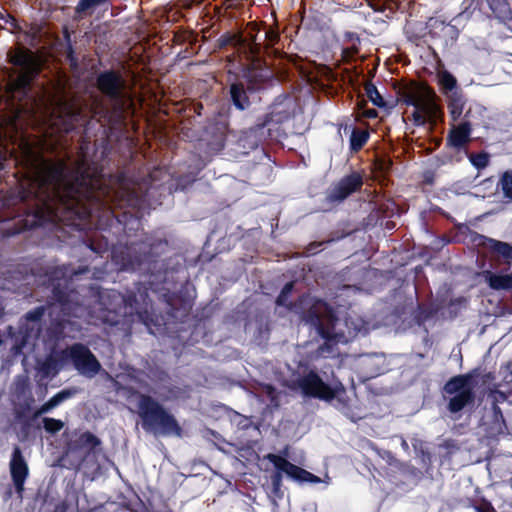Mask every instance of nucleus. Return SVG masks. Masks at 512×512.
Returning <instances> with one entry per match:
<instances>
[{"instance_id": "f257e3e1", "label": "nucleus", "mask_w": 512, "mask_h": 512, "mask_svg": "<svg viewBox=\"0 0 512 512\" xmlns=\"http://www.w3.org/2000/svg\"><path fill=\"white\" fill-rule=\"evenodd\" d=\"M18 148L20 161L26 169L27 179L21 184L20 199L33 201L39 218L58 216L60 209L88 216H96L101 210L109 213L112 204L122 205L129 196L124 183L111 186V180L91 173L84 162L70 167L64 161L46 159L32 142L21 139Z\"/></svg>"}, {"instance_id": "f03ea898", "label": "nucleus", "mask_w": 512, "mask_h": 512, "mask_svg": "<svg viewBox=\"0 0 512 512\" xmlns=\"http://www.w3.org/2000/svg\"><path fill=\"white\" fill-rule=\"evenodd\" d=\"M297 313L302 315L305 324L313 327L318 335L324 340L323 345L318 348L317 357H332L338 352L335 346L339 343H347L358 334L368 332L367 323L357 315L345 313L329 307L322 300L311 296H303L299 305H295Z\"/></svg>"}, {"instance_id": "7ed1b4c3", "label": "nucleus", "mask_w": 512, "mask_h": 512, "mask_svg": "<svg viewBox=\"0 0 512 512\" xmlns=\"http://www.w3.org/2000/svg\"><path fill=\"white\" fill-rule=\"evenodd\" d=\"M31 76L22 71L9 75L8 90L14 100L25 103L21 107L34 114L43 113L63 120L64 129L70 131L81 120V110L76 102L59 84L51 89L40 88L33 92L30 86Z\"/></svg>"}, {"instance_id": "20e7f679", "label": "nucleus", "mask_w": 512, "mask_h": 512, "mask_svg": "<svg viewBox=\"0 0 512 512\" xmlns=\"http://www.w3.org/2000/svg\"><path fill=\"white\" fill-rule=\"evenodd\" d=\"M291 388L298 390L305 397L317 398L324 401L336 400L334 404L345 415H348V404L345 389L341 382L323 379L317 372L309 371L294 379Z\"/></svg>"}, {"instance_id": "39448f33", "label": "nucleus", "mask_w": 512, "mask_h": 512, "mask_svg": "<svg viewBox=\"0 0 512 512\" xmlns=\"http://www.w3.org/2000/svg\"><path fill=\"white\" fill-rule=\"evenodd\" d=\"M167 246L165 240L151 241L146 239L141 243L131 242L129 245L119 244L111 252L116 266L122 271H148L154 255H158Z\"/></svg>"}, {"instance_id": "423d86ee", "label": "nucleus", "mask_w": 512, "mask_h": 512, "mask_svg": "<svg viewBox=\"0 0 512 512\" xmlns=\"http://www.w3.org/2000/svg\"><path fill=\"white\" fill-rule=\"evenodd\" d=\"M138 415L142 420V428L147 432L181 436V428L174 416L151 396L139 395Z\"/></svg>"}, {"instance_id": "0eeeda50", "label": "nucleus", "mask_w": 512, "mask_h": 512, "mask_svg": "<svg viewBox=\"0 0 512 512\" xmlns=\"http://www.w3.org/2000/svg\"><path fill=\"white\" fill-rule=\"evenodd\" d=\"M97 85L99 90L109 99V102L118 117L132 106V99L126 89V83L122 77L114 71H105L98 75Z\"/></svg>"}, {"instance_id": "6e6552de", "label": "nucleus", "mask_w": 512, "mask_h": 512, "mask_svg": "<svg viewBox=\"0 0 512 512\" xmlns=\"http://www.w3.org/2000/svg\"><path fill=\"white\" fill-rule=\"evenodd\" d=\"M434 97V93L428 88H419L406 95V104L414 108L412 119L415 125L422 126L438 116L439 107Z\"/></svg>"}, {"instance_id": "1a4fd4ad", "label": "nucleus", "mask_w": 512, "mask_h": 512, "mask_svg": "<svg viewBox=\"0 0 512 512\" xmlns=\"http://www.w3.org/2000/svg\"><path fill=\"white\" fill-rule=\"evenodd\" d=\"M266 459H268L277 469V472H275L271 477L272 484L275 489H278L281 484L282 473H285L289 478L300 483H319L321 481L319 477L299 466L292 464L282 455L269 453L266 455Z\"/></svg>"}, {"instance_id": "9d476101", "label": "nucleus", "mask_w": 512, "mask_h": 512, "mask_svg": "<svg viewBox=\"0 0 512 512\" xmlns=\"http://www.w3.org/2000/svg\"><path fill=\"white\" fill-rule=\"evenodd\" d=\"M63 355L70 359L78 373L86 378L95 377L101 370L100 362L84 344L71 345L63 351Z\"/></svg>"}, {"instance_id": "9b49d317", "label": "nucleus", "mask_w": 512, "mask_h": 512, "mask_svg": "<svg viewBox=\"0 0 512 512\" xmlns=\"http://www.w3.org/2000/svg\"><path fill=\"white\" fill-rule=\"evenodd\" d=\"M101 444L100 439L90 432L73 433L67 442V456L74 455L80 463L84 457Z\"/></svg>"}, {"instance_id": "f8f14e48", "label": "nucleus", "mask_w": 512, "mask_h": 512, "mask_svg": "<svg viewBox=\"0 0 512 512\" xmlns=\"http://www.w3.org/2000/svg\"><path fill=\"white\" fill-rule=\"evenodd\" d=\"M10 473L16 493L22 498L24 484L29 475V468L18 446L13 449L10 460Z\"/></svg>"}, {"instance_id": "ddd939ff", "label": "nucleus", "mask_w": 512, "mask_h": 512, "mask_svg": "<svg viewBox=\"0 0 512 512\" xmlns=\"http://www.w3.org/2000/svg\"><path fill=\"white\" fill-rule=\"evenodd\" d=\"M362 186V178L357 173H352L342 178L333 185L328 193L330 202H340L346 199L350 194L357 191Z\"/></svg>"}, {"instance_id": "4468645a", "label": "nucleus", "mask_w": 512, "mask_h": 512, "mask_svg": "<svg viewBox=\"0 0 512 512\" xmlns=\"http://www.w3.org/2000/svg\"><path fill=\"white\" fill-rule=\"evenodd\" d=\"M357 365L360 373L365 379L376 377L383 373L385 368V358L381 354H364L357 358Z\"/></svg>"}, {"instance_id": "2eb2a0df", "label": "nucleus", "mask_w": 512, "mask_h": 512, "mask_svg": "<svg viewBox=\"0 0 512 512\" xmlns=\"http://www.w3.org/2000/svg\"><path fill=\"white\" fill-rule=\"evenodd\" d=\"M483 277L488 286L496 291H512V274H497L484 271Z\"/></svg>"}, {"instance_id": "dca6fc26", "label": "nucleus", "mask_w": 512, "mask_h": 512, "mask_svg": "<svg viewBox=\"0 0 512 512\" xmlns=\"http://www.w3.org/2000/svg\"><path fill=\"white\" fill-rule=\"evenodd\" d=\"M13 397L17 402L23 403L26 406H29L33 401L26 377L19 376L15 379L13 383Z\"/></svg>"}, {"instance_id": "f3484780", "label": "nucleus", "mask_w": 512, "mask_h": 512, "mask_svg": "<svg viewBox=\"0 0 512 512\" xmlns=\"http://www.w3.org/2000/svg\"><path fill=\"white\" fill-rule=\"evenodd\" d=\"M471 377L469 375H459L451 378L444 386L447 394L455 395L465 390H473L470 384Z\"/></svg>"}, {"instance_id": "a211bd4d", "label": "nucleus", "mask_w": 512, "mask_h": 512, "mask_svg": "<svg viewBox=\"0 0 512 512\" xmlns=\"http://www.w3.org/2000/svg\"><path fill=\"white\" fill-rule=\"evenodd\" d=\"M470 133V124L464 122L451 131L449 142L453 147L461 148L469 140Z\"/></svg>"}, {"instance_id": "6ab92c4d", "label": "nucleus", "mask_w": 512, "mask_h": 512, "mask_svg": "<svg viewBox=\"0 0 512 512\" xmlns=\"http://www.w3.org/2000/svg\"><path fill=\"white\" fill-rule=\"evenodd\" d=\"M231 100L239 110L246 109L250 102L242 83H233L230 87Z\"/></svg>"}, {"instance_id": "aec40b11", "label": "nucleus", "mask_w": 512, "mask_h": 512, "mask_svg": "<svg viewBox=\"0 0 512 512\" xmlns=\"http://www.w3.org/2000/svg\"><path fill=\"white\" fill-rule=\"evenodd\" d=\"M474 391L465 390L462 393L455 394L449 401L448 409L451 413L461 411L466 405L473 402Z\"/></svg>"}, {"instance_id": "412c9836", "label": "nucleus", "mask_w": 512, "mask_h": 512, "mask_svg": "<svg viewBox=\"0 0 512 512\" xmlns=\"http://www.w3.org/2000/svg\"><path fill=\"white\" fill-rule=\"evenodd\" d=\"M490 8L499 21L512 26V9L506 1L490 3Z\"/></svg>"}, {"instance_id": "4be33fe9", "label": "nucleus", "mask_w": 512, "mask_h": 512, "mask_svg": "<svg viewBox=\"0 0 512 512\" xmlns=\"http://www.w3.org/2000/svg\"><path fill=\"white\" fill-rule=\"evenodd\" d=\"M61 364L53 356L47 357L39 364V372L44 377H54L61 370Z\"/></svg>"}, {"instance_id": "5701e85b", "label": "nucleus", "mask_w": 512, "mask_h": 512, "mask_svg": "<svg viewBox=\"0 0 512 512\" xmlns=\"http://www.w3.org/2000/svg\"><path fill=\"white\" fill-rule=\"evenodd\" d=\"M147 293L146 292H140L139 291V299L137 295L129 294L122 298V301L125 304V307H129L132 311H135L136 313H141L142 307L140 306V300L143 302L145 308L144 310L147 311L148 303L146 301Z\"/></svg>"}, {"instance_id": "b1692460", "label": "nucleus", "mask_w": 512, "mask_h": 512, "mask_svg": "<svg viewBox=\"0 0 512 512\" xmlns=\"http://www.w3.org/2000/svg\"><path fill=\"white\" fill-rule=\"evenodd\" d=\"M490 248L500 254L508 262L512 261V246L506 242L489 239Z\"/></svg>"}, {"instance_id": "393cba45", "label": "nucleus", "mask_w": 512, "mask_h": 512, "mask_svg": "<svg viewBox=\"0 0 512 512\" xmlns=\"http://www.w3.org/2000/svg\"><path fill=\"white\" fill-rule=\"evenodd\" d=\"M369 135L366 131L363 130H353L350 138V146L354 151L360 150L364 144L367 142Z\"/></svg>"}, {"instance_id": "a878e982", "label": "nucleus", "mask_w": 512, "mask_h": 512, "mask_svg": "<svg viewBox=\"0 0 512 512\" xmlns=\"http://www.w3.org/2000/svg\"><path fill=\"white\" fill-rule=\"evenodd\" d=\"M365 92L369 100L377 107H384L385 101L377 88L372 83H367L365 85Z\"/></svg>"}, {"instance_id": "bb28decb", "label": "nucleus", "mask_w": 512, "mask_h": 512, "mask_svg": "<svg viewBox=\"0 0 512 512\" xmlns=\"http://www.w3.org/2000/svg\"><path fill=\"white\" fill-rule=\"evenodd\" d=\"M77 392L78 391L76 388L63 389L59 391L57 394H55L52 398H50V400L53 403L54 407L56 408L66 400L71 399L73 396H75Z\"/></svg>"}, {"instance_id": "cd10ccee", "label": "nucleus", "mask_w": 512, "mask_h": 512, "mask_svg": "<svg viewBox=\"0 0 512 512\" xmlns=\"http://www.w3.org/2000/svg\"><path fill=\"white\" fill-rule=\"evenodd\" d=\"M65 424L62 420L45 417L43 418V427L47 433L56 434L64 428Z\"/></svg>"}, {"instance_id": "c85d7f7f", "label": "nucleus", "mask_w": 512, "mask_h": 512, "mask_svg": "<svg viewBox=\"0 0 512 512\" xmlns=\"http://www.w3.org/2000/svg\"><path fill=\"white\" fill-rule=\"evenodd\" d=\"M500 185L505 198L512 201V170L506 171L502 175Z\"/></svg>"}, {"instance_id": "c756f323", "label": "nucleus", "mask_w": 512, "mask_h": 512, "mask_svg": "<svg viewBox=\"0 0 512 512\" xmlns=\"http://www.w3.org/2000/svg\"><path fill=\"white\" fill-rule=\"evenodd\" d=\"M488 397L491 399L493 403V410L495 413H500V409L498 404L504 403L507 400V395L505 392L500 390H491Z\"/></svg>"}, {"instance_id": "7c9ffc66", "label": "nucleus", "mask_w": 512, "mask_h": 512, "mask_svg": "<svg viewBox=\"0 0 512 512\" xmlns=\"http://www.w3.org/2000/svg\"><path fill=\"white\" fill-rule=\"evenodd\" d=\"M439 82L447 91L453 90L457 84L455 77L447 71H444L439 75Z\"/></svg>"}, {"instance_id": "2f4dec72", "label": "nucleus", "mask_w": 512, "mask_h": 512, "mask_svg": "<svg viewBox=\"0 0 512 512\" xmlns=\"http://www.w3.org/2000/svg\"><path fill=\"white\" fill-rule=\"evenodd\" d=\"M470 162L477 169H484L489 164V155L487 153L471 154Z\"/></svg>"}, {"instance_id": "473e14b6", "label": "nucleus", "mask_w": 512, "mask_h": 512, "mask_svg": "<svg viewBox=\"0 0 512 512\" xmlns=\"http://www.w3.org/2000/svg\"><path fill=\"white\" fill-rule=\"evenodd\" d=\"M293 286V282H289L283 287L280 295L277 297L276 300V304L278 306H287V299L293 290Z\"/></svg>"}, {"instance_id": "72a5a7b5", "label": "nucleus", "mask_w": 512, "mask_h": 512, "mask_svg": "<svg viewBox=\"0 0 512 512\" xmlns=\"http://www.w3.org/2000/svg\"><path fill=\"white\" fill-rule=\"evenodd\" d=\"M44 315V307H36L26 314V319L31 322H38Z\"/></svg>"}, {"instance_id": "f704fd0d", "label": "nucleus", "mask_w": 512, "mask_h": 512, "mask_svg": "<svg viewBox=\"0 0 512 512\" xmlns=\"http://www.w3.org/2000/svg\"><path fill=\"white\" fill-rule=\"evenodd\" d=\"M54 405L53 403L51 402V400L49 399L47 402H45L36 412H35V417H38V416H41V415H44V414H47L49 412H51L53 409H54Z\"/></svg>"}, {"instance_id": "c9c22d12", "label": "nucleus", "mask_w": 512, "mask_h": 512, "mask_svg": "<svg viewBox=\"0 0 512 512\" xmlns=\"http://www.w3.org/2000/svg\"><path fill=\"white\" fill-rule=\"evenodd\" d=\"M358 107H359V112L361 113V115L363 117L375 118L378 115V113H377V111L375 109H363L362 103H359Z\"/></svg>"}, {"instance_id": "e433bc0d", "label": "nucleus", "mask_w": 512, "mask_h": 512, "mask_svg": "<svg viewBox=\"0 0 512 512\" xmlns=\"http://www.w3.org/2000/svg\"><path fill=\"white\" fill-rule=\"evenodd\" d=\"M506 372H509V374H505L503 376V379L505 382L509 383V382H512V361L509 362L505 367L504 369L502 370V373H506Z\"/></svg>"}, {"instance_id": "4c0bfd02", "label": "nucleus", "mask_w": 512, "mask_h": 512, "mask_svg": "<svg viewBox=\"0 0 512 512\" xmlns=\"http://www.w3.org/2000/svg\"><path fill=\"white\" fill-rule=\"evenodd\" d=\"M0 20H3L5 24H10L12 28H16V20L12 16L0 14Z\"/></svg>"}, {"instance_id": "58836bf2", "label": "nucleus", "mask_w": 512, "mask_h": 512, "mask_svg": "<svg viewBox=\"0 0 512 512\" xmlns=\"http://www.w3.org/2000/svg\"><path fill=\"white\" fill-rule=\"evenodd\" d=\"M278 38V35L273 30L265 31V39H268L271 43L275 42Z\"/></svg>"}, {"instance_id": "ea45409f", "label": "nucleus", "mask_w": 512, "mask_h": 512, "mask_svg": "<svg viewBox=\"0 0 512 512\" xmlns=\"http://www.w3.org/2000/svg\"><path fill=\"white\" fill-rule=\"evenodd\" d=\"M67 510L68 504L65 501H62L55 506L53 512H67Z\"/></svg>"}, {"instance_id": "a19ab883", "label": "nucleus", "mask_w": 512, "mask_h": 512, "mask_svg": "<svg viewBox=\"0 0 512 512\" xmlns=\"http://www.w3.org/2000/svg\"><path fill=\"white\" fill-rule=\"evenodd\" d=\"M475 512H494V509L490 504H484L481 507H476Z\"/></svg>"}, {"instance_id": "79ce46f5", "label": "nucleus", "mask_w": 512, "mask_h": 512, "mask_svg": "<svg viewBox=\"0 0 512 512\" xmlns=\"http://www.w3.org/2000/svg\"><path fill=\"white\" fill-rule=\"evenodd\" d=\"M265 390H266V393L268 394V396L271 398V401H273L274 400V392H275L274 388L271 386H266Z\"/></svg>"}, {"instance_id": "37998d69", "label": "nucleus", "mask_w": 512, "mask_h": 512, "mask_svg": "<svg viewBox=\"0 0 512 512\" xmlns=\"http://www.w3.org/2000/svg\"><path fill=\"white\" fill-rule=\"evenodd\" d=\"M342 291L347 292V293H350V292H355V291H356V289H355L354 287H352V286H344V287L342 288Z\"/></svg>"}, {"instance_id": "c03bdc74", "label": "nucleus", "mask_w": 512, "mask_h": 512, "mask_svg": "<svg viewBox=\"0 0 512 512\" xmlns=\"http://www.w3.org/2000/svg\"><path fill=\"white\" fill-rule=\"evenodd\" d=\"M401 446H402V448H403L405 451H408L409 446H408V443L406 442V440H405V439H402V440H401Z\"/></svg>"}, {"instance_id": "a18cd8bd", "label": "nucleus", "mask_w": 512, "mask_h": 512, "mask_svg": "<svg viewBox=\"0 0 512 512\" xmlns=\"http://www.w3.org/2000/svg\"><path fill=\"white\" fill-rule=\"evenodd\" d=\"M217 149L216 150H220L223 146H224V143H223V139L220 138L217 142Z\"/></svg>"}, {"instance_id": "49530a36", "label": "nucleus", "mask_w": 512, "mask_h": 512, "mask_svg": "<svg viewBox=\"0 0 512 512\" xmlns=\"http://www.w3.org/2000/svg\"><path fill=\"white\" fill-rule=\"evenodd\" d=\"M14 63L17 64V65H21L22 64V60L20 58H16L14 60Z\"/></svg>"}, {"instance_id": "de8ad7c7", "label": "nucleus", "mask_w": 512, "mask_h": 512, "mask_svg": "<svg viewBox=\"0 0 512 512\" xmlns=\"http://www.w3.org/2000/svg\"><path fill=\"white\" fill-rule=\"evenodd\" d=\"M452 114L454 115V117L457 115H460L461 114V111H456V110H452Z\"/></svg>"}, {"instance_id": "09e8293b", "label": "nucleus", "mask_w": 512, "mask_h": 512, "mask_svg": "<svg viewBox=\"0 0 512 512\" xmlns=\"http://www.w3.org/2000/svg\"><path fill=\"white\" fill-rule=\"evenodd\" d=\"M257 45H258V44L254 41V42H253V47H252L251 49H252L253 51H254V50H256Z\"/></svg>"}, {"instance_id": "8fccbe9b", "label": "nucleus", "mask_w": 512, "mask_h": 512, "mask_svg": "<svg viewBox=\"0 0 512 512\" xmlns=\"http://www.w3.org/2000/svg\"><path fill=\"white\" fill-rule=\"evenodd\" d=\"M128 204H131V200L130 199H126L125 200Z\"/></svg>"}, {"instance_id": "3c124183", "label": "nucleus", "mask_w": 512, "mask_h": 512, "mask_svg": "<svg viewBox=\"0 0 512 512\" xmlns=\"http://www.w3.org/2000/svg\"><path fill=\"white\" fill-rule=\"evenodd\" d=\"M459 17H461V14H460L458 17L454 18L453 20H454V21H457V19H458Z\"/></svg>"}, {"instance_id": "603ef678", "label": "nucleus", "mask_w": 512, "mask_h": 512, "mask_svg": "<svg viewBox=\"0 0 512 512\" xmlns=\"http://www.w3.org/2000/svg\"><path fill=\"white\" fill-rule=\"evenodd\" d=\"M2 169V166L0 165V170Z\"/></svg>"}]
</instances>
